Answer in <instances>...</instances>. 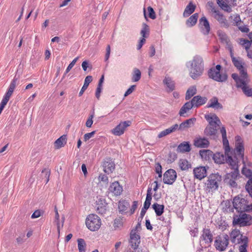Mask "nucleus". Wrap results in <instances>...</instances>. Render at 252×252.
I'll list each match as a JSON object with an SVG mask.
<instances>
[{
    "label": "nucleus",
    "mask_w": 252,
    "mask_h": 252,
    "mask_svg": "<svg viewBox=\"0 0 252 252\" xmlns=\"http://www.w3.org/2000/svg\"><path fill=\"white\" fill-rule=\"evenodd\" d=\"M188 63L190 65L189 76L193 80L198 79L203 74L204 69L203 58L199 55H195Z\"/></svg>",
    "instance_id": "nucleus-1"
},
{
    "label": "nucleus",
    "mask_w": 252,
    "mask_h": 252,
    "mask_svg": "<svg viewBox=\"0 0 252 252\" xmlns=\"http://www.w3.org/2000/svg\"><path fill=\"white\" fill-rule=\"evenodd\" d=\"M232 152H231L230 148L227 152H226V147H224V154L221 152H217L213 154V159L214 162L217 164H223L227 163L230 166V168L233 167V164H238L237 158L236 156L232 157L231 155Z\"/></svg>",
    "instance_id": "nucleus-2"
},
{
    "label": "nucleus",
    "mask_w": 252,
    "mask_h": 252,
    "mask_svg": "<svg viewBox=\"0 0 252 252\" xmlns=\"http://www.w3.org/2000/svg\"><path fill=\"white\" fill-rule=\"evenodd\" d=\"M234 214L233 216L232 225L240 227L250 226L252 224V217L245 212Z\"/></svg>",
    "instance_id": "nucleus-3"
},
{
    "label": "nucleus",
    "mask_w": 252,
    "mask_h": 252,
    "mask_svg": "<svg viewBox=\"0 0 252 252\" xmlns=\"http://www.w3.org/2000/svg\"><path fill=\"white\" fill-rule=\"evenodd\" d=\"M221 66L217 64L216 67H212L208 71V76L210 78L220 82H225L227 79V75L225 73L220 74Z\"/></svg>",
    "instance_id": "nucleus-4"
},
{
    "label": "nucleus",
    "mask_w": 252,
    "mask_h": 252,
    "mask_svg": "<svg viewBox=\"0 0 252 252\" xmlns=\"http://www.w3.org/2000/svg\"><path fill=\"white\" fill-rule=\"evenodd\" d=\"M86 224L87 228L92 231H95L99 229L101 224L100 218L95 214L89 215L86 219Z\"/></svg>",
    "instance_id": "nucleus-5"
},
{
    "label": "nucleus",
    "mask_w": 252,
    "mask_h": 252,
    "mask_svg": "<svg viewBox=\"0 0 252 252\" xmlns=\"http://www.w3.org/2000/svg\"><path fill=\"white\" fill-rule=\"evenodd\" d=\"M231 169L233 170L230 173H227L225 176L224 181L225 183L229 185L231 187L236 188L237 184L235 180L237 179L239 174V171L238 169V164L236 165L234 164L233 167Z\"/></svg>",
    "instance_id": "nucleus-6"
},
{
    "label": "nucleus",
    "mask_w": 252,
    "mask_h": 252,
    "mask_svg": "<svg viewBox=\"0 0 252 252\" xmlns=\"http://www.w3.org/2000/svg\"><path fill=\"white\" fill-rule=\"evenodd\" d=\"M18 81V78L15 76L11 82L8 89L4 95L3 98L0 104V113H1L2 110H3L5 106L7 103L9 101L11 96L12 95L16 87L17 82Z\"/></svg>",
    "instance_id": "nucleus-7"
},
{
    "label": "nucleus",
    "mask_w": 252,
    "mask_h": 252,
    "mask_svg": "<svg viewBox=\"0 0 252 252\" xmlns=\"http://www.w3.org/2000/svg\"><path fill=\"white\" fill-rule=\"evenodd\" d=\"M232 203L238 213L249 212L248 201L245 198L236 196L233 199Z\"/></svg>",
    "instance_id": "nucleus-8"
},
{
    "label": "nucleus",
    "mask_w": 252,
    "mask_h": 252,
    "mask_svg": "<svg viewBox=\"0 0 252 252\" xmlns=\"http://www.w3.org/2000/svg\"><path fill=\"white\" fill-rule=\"evenodd\" d=\"M229 237L227 234L218 235L214 241V246L217 250L222 252L225 250L229 244Z\"/></svg>",
    "instance_id": "nucleus-9"
},
{
    "label": "nucleus",
    "mask_w": 252,
    "mask_h": 252,
    "mask_svg": "<svg viewBox=\"0 0 252 252\" xmlns=\"http://www.w3.org/2000/svg\"><path fill=\"white\" fill-rule=\"evenodd\" d=\"M221 181V176L219 173L212 174L208 177L207 188L212 191L217 190L219 187V183Z\"/></svg>",
    "instance_id": "nucleus-10"
},
{
    "label": "nucleus",
    "mask_w": 252,
    "mask_h": 252,
    "mask_svg": "<svg viewBox=\"0 0 252 252\" xmlns=\"http://www.w3.org/2000/svg\"><path fill=\"white\" fill-rule=\"evenodd\" d=\"M177 178V173L173 169L167 170L163 174V182L167 185H172Z\"/></svg>",
    "instance_id": "nucleus-11"
},
{
    "label": "nucleus",
    "mask_w": 252,
    "mask_h": 252,
    "mask_svg": "<svg viewBox=\"0 0 252 252\" xmlns=\"http://www.w3.org/2000/svg\"><path fill=\"white\" fill-rule=\"evenodd\" d=\"M131 122L130 121H126L121 122L118 125L112 130V133L116 136H120L123 134L126 128L130 126Z\"/></svg>",
    "instance_id": "nucleus-12"
},
{
    "label": "nucleus",
    "mask_w": 252,
    "mask_h": 252,
    "mask_svg": "<svg viewBox=\"0 0 252 252\" xmlns=\"http://www.w3.org/2000/svg\"><path fill=\"white\" fill-rule=\"evenodd\" d=\"M128 242L131 249L135 251L138 249L140 243V236L136 233L135 230H131Z\"/></svg>",
    "instance_id": "nucleus-13"
},
{
    "label": "nucleus",
    "mask_w": 252,
    "mask_h": 252,
    "mask_svg": "<svg viewBox=\"0 0 252 252\" xmlns=\"http://www.w3.org/2000/svg\"><path fill=\"white\" fill-rule=\"evenodd\" d=\"M200 239L204 242L206 247L210 246L213 241V235L211 230L209 228H204Z\"/></svg>",
    "instance_id": "nucleus-14"
},
{
    "label": "nucleus",
    "mask_w": 252,
    "mask_h": 252,
    "mask_svg": "<svg viewBox=\"0 0 252 252\" xmlns=\"http://www.w3.org/2000/svg\"><path fill=\"white\" fill-rule=\"evenodd\" d=\"M149 32L150 29L148 25L146 23H143L142 24V29L140 32V34L142 37L140 39V41L137 45V50H140L142 48V46L146 41L145 38H147L148 36L146 35V33L148 35L149 34Z\"/></svg>",
    "instance_id": "nucleus-15"
},
{
    "label": "nucleus",
    "mask_w": 252,
    "mask_h": 252,
    "mask_svg": "<svg viewBox=\"0 0 252 252\" xmlns=\"http://www.w3.org/2000/svg\"><path fill=\"white\" fill-rule=\"evenodd\" d=\"M244 147L243 142H238L236 145V148L234 151H231L232 152L231 156L232 157L236 156L237 158V161L239 162V158L243 159L244 156Z\"/></svg>",
    "instance_id": "nucleus-16"
},
{
    "label": "nucleus",
    "mask_w": 252,
    "mask_h": 252,
    "mask_svg": "<svg viewBox=\"0 0 252 252\" xmlns=\"http://www.w3.org/2000/svg\"><path fill=\"white\" fill-rule=\"evenodd\" d=\"M214 18L219 22L221 27L228 28L229 27V23L224 16L219 10H214Z\"/></svg>",
    "instance_id": "nucleus-17"
},
{
    "label": "nucleus",
    "mask_w": 252,
    "mask_h": 252,
    "mask_svg": "<svg viewBox=\"0 0 252 252\" xmlns=\"http://www.w3.org/2000/svg\"><path fill=\"white\" fill-rule=\"evenodd\" d=\"M193 145L197 148H207L210 145V142L207 138L198 136L194 139Z\"/></svg>",
    "instance_id": "nucleus-18"
},
{
    "label": "nucleus",
    "mask_w": 252,
    "mask_h": 252,
    "mask_svg": "<svg viewBox=\"0 0 252 252\" xmlns=\"http://www.w3.org/2000/svg\"><path fill=\"white\" fill-rule=\"evenodd\" d=\"M199 25L202 33L204 35H208L210 31L211 28L209 22L205 17H202L200 19Z\"/></svg>",
    "instance_id": "nucleus-19"
},
{
    "label": "nucleus",
    "mask_w": 252,
    "mask_h": 252,
    "mask_svg": "<svg viewBox=\"0 0 252 252\" xmlns=\"http://www.w3.org/2000/svg\"><path fill=\"white\" fill-rule=\"evenodd\" d=\"M205 118L209 122L208 126H214L217 128V126L220 124V120L219 117L215 114H209L205 116Z\"/></svg>",
    "instance_id": "nucleus-20"
},
{
    "label": "nucleus",
    "mask_w": 252,
    "mask_h": 252,
    "mask_svg": "<svg viewBox=\"0 0 252 252\" xmlns=\"http://www.w3.org/2000/svg\"><path fill=\"white\" fill-rule=\"evenodd\" d=\"M193 173L195 178L201 180L206 176L207 169L205 166H199L193 169Z\"/></svg>",
    "instance_id": "nucleus-21"
},
{
    "label": "nucleus",
    "mask_w": 252,
    "mask_h": 252,
    "mask_svg": "<svg viewBox=\"0 0 252 252\" xmlns=\"http://www.w3.org/2000/svg\"><path fill=\"white\" fill-rule=\"evenodd\" d=\"M123 190V187L120 185L118 181L112 183L109 188V191L116 196L121 195Z\"/></svg>",
    "instance_id": "nucleus-22"
},
{
    "label": "nucleus",
    "mask_w": 252,
    "mask_h": 252,
    "mask_svg": "<svg viewBox=\"0 0 252 252\" xmlns=\"http://www.w3.org/2000/svg\"><path fill=\"white\" fill-rule=\"evenodd\" d=\"M103 170L107 174L112 173L115 169V164L110 158H107L103 162Z\"/></svg>",
    "instance_id": "nucleus-23"
},
{
    "label": "nucleus",
    "mask_w": 252,
    "mask_h": 252,
    "mask_svg": "<svg viewBox=\"0 0 252 252\" xmlns=\"http://www.w3.org/2000/svg\"><path fill=\"white\" fill-rule=\"evenodd\" d=\"M243 243V245L239 247V252H247V248L248 246V238L243 235H241V237L237 238V243Z\"/></svg>",
    "instance_id": "nucleus-24"
},
{
    "label": "nucleus",
    "mask_w": 252,
    "mask_h": 252,
    "mask_svg": "<svg viewBox=\"0 0 252 252\" xmlns=\"http://www.w3.org/2000/svg\"><path fill=\"white\" fill-rule=\"evenodd\" d=\"M217 132V127L214 126H207L204 131V133L206 136H209L213 139H215L216 138Z\"/></svg>",
    "instance_id": "nucleus-25"
},
{
    "label": "nucleus",
    "mask_w": 252,
    "mask_h": 252,
    "mask_svg": "<svg viewBox=\"0 0 252 252\" xmlns=\"http://www.w3.org/2000/svg\"><path fill=\"white\" fill-rule=\"evenodd\" d=\"M196 118H191L182 122L179 126V130H184L185 129L191 127L194 125Z\"/></svg>",
    "instance_id": "nucleus-26"
},
{
    "label": "nucleus",
    "mask_w": 252,
    "mask_h": 252,
    "mask_svg": "<svg viewBox=\"0 0 252 252\" xmlns=\"http://www.w3.org/2000/svg\"><path fill=\"white\" fill-rule=\"evenodd\" d=\"M191 100L194 105V107H198L204 104L206 102L207 98L206 97H202L200 95H196L194 96Z\"/></svg>",
    "instance_id": "nucleus-27"
},
{
    "label": "nucleus",
    "mask_w": 252,
    "mask_h": 252,
    "mask_svg": "<svg viewBox=\"0 0 252 252\" xmlns=\"http://www.w3.org/2000/svg\"><path fill=\"white\" fill-rule=\"evenodd\" d=\"M207 107L217 109H222L223 108L222 104L219 102L218 99L216 96L210 99L209 103H208Z\"/></svg>",
    "instance_id": "nucleus-28"
},
{
    "label": "nucleus",
    "mask_w": 252,
    "mask_h": 252,
    "mask_svg": "<svg viewBox=\"0 0 252 252\" xmlns=\"http://www.w3.org/2000/svg\"><path fill=\"white\" fill-rule=\"evenodd\" d=\"M191 148L189 142H183L179 145L177 149V151L178 153H184L189 152Z\"/></svg>",
    "instance_id": "nucleus-29"
},
{
    "label": "nucleus",
    "mask_w": 252,
    "mask_h": 252,
    "mask_svg": "<svg viewBox=\"0 0 252 252\" xmlns=\"http://www.w3.org/2000/svg\"><path fill=\"white\" fill-rule=\"evenodd\" d=\"M67 142V135L63 134L55 142V147L57 149H60L64 146Z\"/></svg>",
    "instance_id": "nucleus-30"
},
{
    "label": "nucleus",
    "mask_w": 252,
    "mask_h": 252,
    "mask_svg": "<svg viewBox=\"0 0 252 252\" xmlns=\"http://www.w3.org/2000/svg\"><path fill=\"white\" fill-rule=\"evenodd\" d=\"M199 155L201 158L205 160H210L213 159V153L210 150H201L199 151Z\"/></svg>",
    "instance_id": "nucleus-31"
},
{
    "label": "nucleus",
    "mask_w": 252,
    "mask_h": 252,
    "mask_svg": "<svg viewBox=\"0 0 252 252\" xmlns=\"http://www.w3.org/2000/svg\"><path fill=\"white\" fill-rule=\"evenodd\" d=\"M196 8V5L193 4L192 1H190L188 5L186 6L184 13L183 16L184 17H187L190 14L193 13Z\"/></svg>",
    "instance_id": "nucleus-32"
},
{
    "label": "nucleus",
    "mask_w": 252,
    "mask_h": 252,
    "mask_svg": "<svg viewBox=\"0 0 252 252\" xmlns=\"http://www.w3.org/2000/svg\"><path fill=\"white\" fill-rule=\"evenodd\" d=\"M217 35L221 43L225 44L227 45H229L230 40L228 36L224 32L221 30H218L217 31Z\"/></svg>",
    "instance_id": "nucleus-33"
},
{
    "label": "nucleus",
    "mask_w": 252,
    "mask_h": 252,
    "mask_svg": "<svg viewBox=\"0 0 252 252\" xmlns=\"http://www.w3.org/2000/svg\"><path fill=\"white\" fill-rule=\"evenodd\" d=\"M220 131L222 134V142L223 146L226 147V152L229 150V145L228 140L227 139L226 131L224 126H222L220 128Z\"/></svg>",
    "instance_id": "nucleus-34"
},
{
    "label": "nucleus",
    "mask_w": 252,
    "mask_h": 252,
    "mask_svg": "<svg viewBox=\"0 0 252 252\" xmlns=\"http://www.w3.org/2000/svg\"><path fill=\"white\" fill-rule=\"evenodd\" d=\"M93 81V77L91 75L87 76L84 81V83L79 93V96H81L84 93V92L87 90L88 88L89 84Z\"/></svg>",
    "instance_id": "nucleus-35"
},
{
    "label": "nucleus",
    "mask_w": 252,
    "mask_h": 252,
    "mask_svg": "<svg viewBox=\"0 0 252 252\" xmlns=\"http://www.w3.org/2000/svg\"><path fill=\"white\" fill-rule=\"evenodd\" d=\"M151 191L152 188L149 187L147 190L146 200L144 202V206L143 207L144 208V209H148L151 205V201L152 198Z\"/></svg>",
    "instance_id": "nucleus-36"
},
{
    "label": "nucleus",
    "mask_w": 252,
    "mask_h": 252,
    "mask_svg": "<svg viewBox=\"0 0 252 252\" xmlns=\"http://www.w3.org/2000/svg\"><path fill=\"white\" fill-rule=\"evenodd\" d=\"M198 18V14L197 13H195L192 15L187 21H186V25L188 27H192L194 26L197 21Z\"/></svg>",
    "instance_id": "nucleus-37"
},
{
    "label": "nucleus",
    "mask_w": 252,
    "mask_h": 252,
    "mask_svg": "<svg viewBox=\"0 0 252 252\" xmlns=\"http://www.w3.org/2000/svg\"><path fill=\"white\" fill-rule=\"evenodd\" d=\"M179 165L182 170H187L191 168V164L186 159H180Z\"/></svg>",
    "instance_id": "nucleus-38"
},
{
    "label": "nucleus",
    "mask_w": 252,
    "mask_h": 252,
    "mask_svg": "<svg viewBox=\"0 0 252 252\" xmlns=\"http://www.w3.org/2000/svg\"><path fill=\"white\" fill-rule=\"evenodd\" d=\"M107 204L105 201H100L97 203L96 211L98 214L104 215L106 212Z\"/></svg>",
    "instance_id": "nucleus-39"
},
{
    "label": "nucleus",
    "mask_w": 252,
    "mask_h": 252,
    "mask_svg": "<svg viewBox=\"0 0 252 252\" xmlns=\"http://www.w3.org/2000/svg\"><path fill=\"white\" fill-rule=\"evenodd\" d=\"M152 208L155 210V212L157 216H160L164 212V206L163 205H160L157 203H155L152 205Z\"/></svg>",
    "instance_id": "nucleus-40"
},
{
    "label": "nucleus",
    "mask_w": 252,
    "mask_h": 252,
    "mask_svg": "<svg viewBox=\"0 0 252 252\" xmlns=\"http://www.w3.org/2000/svg\"><path fill=\"white\" fill-rule=\"evenodd\" d=\"M163 83L168 89V92H172L175 89V83L169 77H165Z\"/></svg>",
    "instance_id": "nucleus-41"
},
{
    "label": "nucleus",
    "mask_w": 252,
    "mask_h": 252,
    "mask_svg": "<svg viewBox=\"0 0 252 252\" xmlns=\"http://www.w3.org/2000/svg\"><path fill=\"white\" fill-rule=\"evenodd\" d=\"M196 93V88L194 86H192L189 88L187 90L185 98L186 100L189 99Z\"/></svg>",
    "instance_id": "nucleus-42"
},
{
    "label": "nucleus",
    "mask_w": 252,
    "mask_h": 252,
    "mask_svg": "<svg viewBox=\"0 0 252 252\" xmlns=\"http://www.w3.org/2000/svg\"><path fill=\"white\" fill-rule=\"evenodd\" d=\"M239 87L238 88H241L244 94L247 96H252V89L249 88V87L247 86L246 81L244 82L243 85H239Z\"/></svg>",
    "instance_id": "nucleus-43"
},
{
    "label": "nucleus",
    "mask_w": 252,
    "mask_h": 252,
    "mask_svg": "<svg viewBox=\"0 0 252 252\" xmlns=\"http://www.w3.org/2000/svg\"><path fill=\"white\" fill-rule=\"evenodd\" d=\"M129 203L126 200L120 201L118 205V209L121 213H123L127 210Z\"/></svg>",
    "instance_id": "nucleus-44"
},
{
    "label": "nucleus",
    "mask_w": 252,
    "mask_h": 252,
    "mask_svg": "<svg viewBox=\"0 0 252 252\" xmlns=\"http://www.w3.org/2000/svg\"><path fill=\"white\" fill-rule=\"evenodd\" d=\"M240 231L238 229H233L230 233V237L231 241L232 243L235 244L236 242V238L239 236L241 235Z\"/></svg>",
    "instance_id": "nucleus-45"
},
{
    "label": "nucleus",
    "mask_w": 252,
    "mask_h": 252,
    "mask_svg": "<svg viewBox=\"0 0 252 252\" xmlns=\"http://www.w3.org/2000/svg\"><path fill=\"white\" fill-rule=\"evenodd\" d=\"M78 248L79 252H85L86 249V243L83 239L79 238L77 240Z\"/></svg>",
    "instance_id": "nucleus-46"
},
{
    "label": "nucleus",
    "mask_w": 252,
    "mask_h": 252,
    "mask_svg": "<svg viewBox=\"0 0 252 252\" xmlns=\"http://www.w3.org/2000/svg\"><path fill=\"white\" fill-rule=\"evenodd\" d=\"M232 78L234 80L236 83V87L238 88L239 85H243L245 80L243 79H241L240 77L236 73H233L231 75Z\"/></svg>",
    "instance_id": "nucleus-47"
},
{
    "label": "nucleus",
    "mask_w": 252,
    "mask_h": 252,
    "mask_svg": "<svg viewBox=\"0 0 252 252\" xmlns=\"http://www.w3.org/2000/svg\"><path fill=\"white\" fill-rule=\"evenodd\" d=\"M141 73L140 70L136 68H134L132 76V81L134 82L138 81L141 78Z\"/></svg>",
    "instance_id": "nucleus-48"
},
{
    "label": "nucleus",
    "mask_w": 252,
    "mask_h": 252,
    "mask_svg": "<svg viewBox=\"0 0 252 252\" xmlns=\"http://www.w3.org/2000/svg\"><path fill=\"white\" fill-rule=\"evenodd\" d=\"M177 158V155L175 152H170L168 154L167 162L168 163L173 162Z\"/></svg>",
    "instance_id": "nucleus-49"
},
{
    "label": "nucleus",
    "mask_w": 252,
    "mask_h": 252,
    "mask_svg": "<svg viewBox=\"0 0 252 252\" xmlns=\"http://www.w3.org/2000/svg\"><path fill=\"white\" fill-rule=\"evenodd\" d=\"M123 225V217H119L114 220V227L115 228H122Z\"/></svg>",
    "instance_id": "nucleus-50"
},
{
    "label": "nucleus",
    "mask_w": 252,
    "mask_h": 252,
    "mask_svg": "<svg viewBox=\"0 0 252 252\" xmlns=\"http://www.w3.org/2000/svg\"><path fill=\"white\" fill-rule=\"evenodd\" d=\"M224 209L228 212H233L234 208L233 206L231 207V201L229 200H226L224 202Z\"/></svg>",
    "instance_id": "nucleus-51"
},
{
    "label": "nucleus",
    "mask_w": 252,
    "mask_h": 252,
    "mask_svg": "<svg viewBox=\"0 0 252 252\" xmlns=\"http://www.w3.org/2000/svg\"><path fill=\"white\" fill-rule=\"evenodd\" d=\"M240 43L241 45L245 46L246 51H248L251 46L252 42L247 39L241 38L240 40Z\"/></svg>",
    "instance_id": "nucleus-52"
},
{
    "label": "nucleus",
    "mask_w": 252,
    "mask_h": 252,
    "mask_svg": "<svg viewBox=\"0 0 252 252\" xmlns=\"http://www.w3.org/2000/svg\"><path fill=\"white\" fill-rule=\"evenodd\" d=\"M245 187L246 190L249 193L250 195L252 197V178L248 180Z\"/></svg>",
    "instance_id": "nucleus-53"
},
{
    "label": "nucleus",
    "mask_w": 252,
    "mask_h": 252,
    "mask_svg": "<svg viewBox=\"0 0 252 252\" xmlns=\"http://www.w3.org/2000/svg\"><path fill=\"white\" fill-rule=\"evenodd\" d=\"M232 63L238 69L240 70V68H242L243 65L241 61L238 60L236 58H232Z\"/></svg>",
    "instance_id": "nucleus-54"
},
{
    "label": "nucleus",
    "mask_w": 252,
    "mask_h": 252,
    "mask_svg": "<svg viewBox=\"0 0 252 252\" xmlns=\"http://www.w3.org/2000/svg\"><path fill=\"white\" fill-rule=\"evenodd\" d=\"M242 173L249 179L252 178V171L250 169L244 167L242 170Z\"/></svg>",
    "instance_id": "nucleus-55"
},
{
    "label": "nucleus",
    "mask_w": 252,
    "mask_h": 252,
    "mask_svg": "<svg viewBox=\"0 0 252 252\" xmlns=\"http://www.w3.org/2000/svg\"><path fill=\"white\" fill-rule=\"evenodd\" d=\"M94 112L93 111L92 113L89 116V118H88L85 125L87 127H91L93 125V119L94 118Z\"/></svg>",
    "instance_id": "nucleus-56"
},
{
    "label": "nucleus",
    "mask_w": 252,
    "mask_h": 252,
    "mask_svg": "<svg viewBox=\"0 0 252 252\" xmlns=\"http://www.w3.org/2000/svg\"><path fill=\"white\" fill-rule=\"evenodd\" d=\"M155 172L158 174V177L161 178L162 177V167L159 163L156 164Z\"/></svg>",
    "instance_id": "nucleus-57"
},
{
    "label": "nucleus",
    "mask_w": 252,
    "mask_h": 252,
    "mask_svg": "<svg viewBox=\"0 0 252 252\" xmlns=\"http://www.w3.org/2000/svg\"><path fill=\"white\" fill-rule=\"evenodd\" d=\"M239 70L240 71V78L241 79H243L246 82L248 78V73L247 71L244 69V66Z\"/></svg>",
    "instance_id": "nucleus-58"
},
{
    "label": "nucleus",
    "mask_w": 252,
    "mask_h": 252,
    "mask_svg": "<svg viewBox=\"0 0 252 252\" xmlns=\"http://www.w3.org/2000/svg\"><path fill=\"white\" fill-rule=\"evenodd\" d=\"M147 10L149 13V17L152 19H155L156 15L154 9L151 6H148Z\"/></svg>",
    "instance_id": "nucleus-59"
},
{
    "label": "nucleus",
    "mask_w": 252,
    "mask_h": 252,
    "mask_svg": "<svg viewBox=\"0 0 252 252\" xmlns=\"http://www.w3.org/2000/svg\"><path fill=\"white\" fill-rule=\"evenodd\" d=\"M41 173L44 174V177L46 178L45 182L46 184H47L49 181L50 170L49 169L44 168L42 170Z\"/></svg>",
    "instance_id": "nucleus-60"
},
{
    "label": "nucleus",
    "mask_w": 252,
    "mask_h": 252,
    "mask_svg": "<svg viewBox=\"0 0 252 252\" xmlns=\"http://www.w3.org/2000/svg\"><path fill=\"white\" fill-rule=\"evenodd\" d=\"M217 4L222 9L227 10V8L228 7V4L225 2L223 0H217Z\"/></svg>",
    "instance_id": "nucleus-61"
},
{
    "label": "nucleus",
    "mask_w": 252,
    "mask_h": 252,
    "mask_svg": "<svg viewBox=\"0 0 252 252\" xmlns=\"http://www.w3.org/2000/svg\"><path fill=\"white\" fill-rule=\"evenodd\" d=\"M136 87V86L135 85H133L131 86L125 92L124 96L126 97L131 94L135 90Z\"/></svg>",
    "instance_id": "nucleus-62"
},
{
    "label": "nucleus",
    "mask_w": 252,
    "mask_h": 252,
    "mask_svg": "<svg viewBox=\"0 0 252 252\" xmlns=\"http://www.w3.org/2000/svg\"><path fill=\"white\" fill-rule=\"evenodd\" d=\"M96 131L94 130L92 131L90 133H87L85 134L84 136V139L85 141H88L89 139H90L91 137H92L94 134L95 133Z\"/></svg>",
    "instance_id": "nucleus-63"
},
{
    "label": "nucleus",
    "mask_w": 252,
    "mask_h": 252,
    "mask_svg": "<svg viewBox=\"0 0 252 252\" xmlns=\"http://www.w3.org/2000/svg\"><path fill=\"white\" fill-rule=\"evenodd\" d=\"M82 67L84 71H86L88 68H90V69H92V65H89V62L87 61H84L82 63Z\"/></svg>",
    "instance_id": "nucleus-64"
}]
</instances>
